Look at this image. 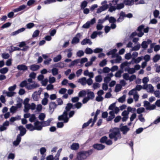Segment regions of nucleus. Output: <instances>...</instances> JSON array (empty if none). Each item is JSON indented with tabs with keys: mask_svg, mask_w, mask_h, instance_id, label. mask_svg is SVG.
Returning <instances> with one entry per match:
<instances>
[{
	"mask_svg": "<svg viewBox=\"0 0 160 160\" xmlns=\"http://www.w3.org/2000/svg\"><path fill=\"white\" fill-rule=\"evenodd\" d=\"M124 3L117 4L116 6L117 9L120 10L123 8L124 7Z\"/></svg>",
	"mask_w": 160,
	"mask_h": 160,
	"instance_id": "59",
	"label": "nucleus"
},
{
	"mask_svg": "<svg viewBox=\"0 0 160 160\" xmlns=\"http://www.w3.org/2000/svg\"><path fill=\"white\" fill-rule=\"evenodd\" d=\"M93 52V50L89 48H86L85 51V53L87 54H91Z\"/></svg>",
	"mask_w": 160,
	"mask_h": 160,
	"instance_id": "47",
	"label": "nucleus"
},
{
	"mask_svg": "<svg viewBox=\"0 0 160 160\" xmlns=\"http://www.w3.org/2000/svg\"><path fill=\"white\" fill-rule=\"evenodd\" d=\"M125 71H127L130 74H132L135 72V70L134 68H126L125 69Z\"/></svg>",
	"mask_w": 160,
	"mask_h": 160,
	"instance_id": "38",
	"label": "nucleus"
},
{
	"mask_svg": "<svg viewBox=\"0 0 160 160\" xmlns=\"http://www.w3.org/2000/svg\"><path fill=\"white\" fill-rule=\"evenodd\" d=\"M52 120L53 119L52 118H50L46 121H41L42 125L43 127L49 126L50 125L51 122Z\"/></svg>",
	"mask_w": 160,
	"mask_h": 160,
	"instance_id": "23",
	"label": "nucleus"
},
{
	"mask_svg": "<svg viewBox=\"0 0 160 160\" xmlns=\"http://www.w3.org/2000/svg\"><path fill=\"white\" fill-rule=\"evenodd\" d=\"M26 127L27 129L29 130L30 131H33L35 130L34 126H33V125L31 124L26 125Z\"/></svg>",
	"mask_w": 160,
	"mask_h": 160,
	"instance_id": "42",
	"label": "nucleus"
},
{
	"mask_svg": "<svg viewBox=\"0 0 160 160\" xmlns=\"http://www.w3.org/2000/svg\"><path fill=\"white\" fill-rule=\"evenodd\" d=\"M82 35L80 33H77L75 36L73 38L71 41V43L72 44H75L78 43L80 41V38Z\"/></svg>",
	"mask_w": 160,
	"mask_h": 160,
	"instance_id": "7",
	"label": "nucleus"
},
{
	"mask_svg": "<svg viewBox=\"0 0 160 160\" xmlns=\"http://www.w3.org/2000/svg\"><path fill=\"white\" fill-rule=\"evenodd\" d=\"M87 97L90 100H93L95 97V95L94 93L93 92H92L90 91L89 89L87 90Z\"/></svg>",
	"mask_w": 160,
	"mask_h": 160,
	"instance_id": "14",
	"label": "nucleus"
},
{
	"mask_svg": "<svg viewBox=\"0 0 160 160\" xmlns=\"http://www.w3.org/2000/svg\"><path fill=\"white\" fill-rule=\"evenodd\" d=\"M96 22V19L93 18L90 21H88L82 26V28L85 29L89 28L91 26L93 25Z\"/></svg>",
	"mask_w": 160,
	"mask_h": 160,
	"instance_id": "6",
	"label": "nucleus"
},
{
	"mask_svg": "<svg viewBox=\"0 0 160 160\" xmlns=\"http://www.w3.org/2000/svg\"><path fill=\"white\" fill-rule=\"evenodd\" d=\"M144 111L145 108H139L137 109V113L140 114L144 112Z\"/></svg>",
	"mask_w": 160,
	"mask_h": 160,
	"instance_id": "61",
	"label": "nucleus"
},
{
	"mask_svg": "<svg viewBox=\"0 0 160 160\" xmlns=\"http://www.w3.org/2000/svg\"><path fill=\"white\" fill-rule=\"evenodd\" d=\"M110 133L109 134V137L111 139H113L114 141H117L118 139L121 138L119 129L117 128L110 129Z\"/></svg>",
	"mask_w": 160,
	"mask_h": 160,
	"instance_id": "1",
	"label": "nucleus"
},
{
	"mask_svg": "<svg viewBox=\"0 0 160 160\" xmlns=\"http://www.w3.org/2000/svg\"><path fill=\"white\" fill-rule=\"evenodd\" d=\"M84 55V52L82 50H79L77 52L76 55L77 56L79 57H81L83 56Z\"/></svg>",
	"mask_w": 160,
	"mask_h": 160,
	"instance_id": "54",
	"label": "nucleus"
},
{
	"mask_svg": "<svg viewBox=\"0 0 160 160\" xmlns=\"http://www.w3.org/2000/svg\"><path fill=\"white\" fill-rule=\"evenodd\" d=\"M78 82L82 85H85L86 84V78L85 77H83L80 78L78 79Z\"/></svg>",
	"mask_w": 160,
	"mask_h": 160,
	"instance_id": "33",
	"label": "nucleus"
},
{
	"mask_svg": "<svg viewBox=\"0 0 160 160\" xmlns=\"http://www.w3.org/2000/svg\"><path fill=\"white\" fill-rule=\"evenodd\" d=\"M46 117L45 115L43 113H40L38 116V118L39 120L42 121Z\"/></svg>",
	"mask_w": 160,
	"mask_h": 160,
	"instance_id": "58",
	"label": "nucleus"
},
{
	"mask_svg": "<svg viewBox=\"0 0 160 160\" xmlns=\"http://www.w3.org/2000/svg\"><path fill=\"white\" fill-rule=\"evenodd\" d=\"M105 17H108V19L107 20H108L109 22L111 23H114L117 21L116 19L114 17H109V15H107Z\"/></svg>",
	"mask_w": 160,
	"mask_h": 160,
	"instance_id": "34",
	"label": "nucleus"
},
{
	"mask_svg": "<svg viewBox=\"0 0 160 160\" xmlns=\"http://www.w3.org/2000/svg\"><path fill=\"white\" fill-rule=\"evenodd\" d=\"M64 52L67 53V56L68 58H71L73 54L72 49L71 48L66 49Z\"/></svg>",
	"mask_w": 160,
	"mask_h": 160,
	"instance_id": "16",
	"label": "nucleus"
},
{
	"mask_svg": "<svg viewBox=\"0 0 160 160\" xmlns=\"http://www.w3.org/2000/svg\"><path fill=\"white\" fill-rule=\"evenodd\" d=\"M9 122L8 121L5 122L2 125L0 126V131L1 132L6 130L7 127L9 126Z\"/></svg>",
	"mask_w": 160,
	"mask_h": 160,
	"instance_id": "12",
	"label": "nucleus"
},
{
	"mask_svg": "<svg viewBox=\"0 0 160 160\" xmlns=\"http://www.w3.org/2000/svg\"><path fill=\"white\" fill-rule=\"evenodd\" d=\"M160 59V55L158 54L155 55L153 58V60L154 62H156Z\"/></svg>",
	"mask_w": 160,
	"mask_h": 160,
	"instance_id": "55",
	"label": "nucleus"
},
{
	"mask_svg": "<svg viewBox=\"0 0 160 160\" xmlns=\"http://www.w3.org/2000/svg\"><path fill=\"white\" fill-rule=\"evenodd\" d=\"M72 104L70 103H68L65 108L66 110L64 111L63 114L59 116L58 117L59 120H63L65 123L67 122L69 120L68 117L67 112L69 111L72 108Z\"/></svg>",
	"mask_w": 160,
	"mask_h": 160,
	"instance_id": "3",
	"label": "nucleus"
},
{
	"mask_svg": "<svg viewBox=\"0 0 160 160\" xmlns=\"http://www.w3.org/2000/svg\"><path fill=\"white\" fill-rule=\"evenodd\" d=\"M93 147L94 149L98 150H102L105 148V146L104 145L98 143L94 144Z\"/></svg>",
	"mask_w": 160,
	"mask_h": 160,
	"instance_id": "15",
	"label": "nucleus"
},
{
	"mask_svg": "<svg viewBox=\"0 0 160 160\" xmlns=\"http://www.w3.org/2000/svg\"><path fill=\"white\" fill-rule=\"evenodd\" d=\"M133 63L131 61V62H125L122 63L120 65V68L121 70H122L125 66H129L131 63Z\"/></svg>",
	"mask_w": 160,
	"mask_h": 160,
	"instance_id": "32",
	"label": "nucleus"
},
{
	"mask_svg": "<svg viewBox=\"0 0 160 160\" xmlns=\"http://www.w3.org/2000/svg\"><path fill=\"white\" fill-rule=\"evenodd\" d=\"M26 7V6L25 5H22L19 7L18 8L13 10L14 12H17L20 11L25 9Z\"/></svg>",
	"mask_w": 160,
	"mask_h": 160,
	"instance_id": "27",
	"label": "nucleus"
},
{
	"mask_svg": "<svg viewBox=\"0 0 160 160\" xmlns=\"http://www.w3.org/2000/svg\"><path fill=\"white\" fill-rule=\"evenodd\" d=\"M108 4H105L99 8L97 10V13H99L106 10L108 8Z\"/></svg>",
	"mask_w": 160,
	"mask_h": 160,
	"instance_id": "18",
	"label": "nucleus"
},
{
	"mask_svg": "<svg viewBox=\"0 0 160 160\" xmlns=\"http://www.w3.org/2000/svg\"><path fill=\"white\" fill-rule=\"evenodd\" d=\"M62 58V56L61 55H58L56 57L54 58L53 60L54 62H57L60 61Z\"/></svg>",
	"mask_w": 160,
	"mask_h": 160,
	"instance_id": "45",
	"label": "nucleus"
},
{
	"mask_svg": "<svg viewBox=\"0 0 160 160\" xmlns=\"http://www.w3.org/2000/svg\"><path fill=\"white\" fill-rule=\"evenodd\" d=\"M10 50H9L10 52H12L15 51H20L21 50V48L16 47H13L11 46Z\"/></svg>",
	"mask_w": 160,
	"mask_h": 160,
	"instance_id": "43",
	"label": "nucleus"
},
{
	"mask_svg": "<svg viewBox=\"0 0 160 160\" xmlns=\"http://www.w3.org/2000/svg\"><path fill=\"white\" fill-rule=\"evenodd\" d=\"M57 105L54 102H52L50 103L49 111L51 114L53 112Z\"/></svg>",
	"mask_w": 160,
	"mask_h": 160,
	"instance_id": "11",
	"label": "nucleus"
},
{
	"mask_svg": "<svg viewBox=\"0 0 160 160\" xmlns=\"http://www.w3.org/2000/svg\"><path fill=\"white\" fill-rule=\"evenodd\" d=\"M21 139V137H20L19 135H17L16 140L14 141L13 142V145L15 146H17L20 142Z\"/></svg>",
	"mask_w": 160,
	"mask_h": 160,
	"instance_id": "30",
	"label": "nucleus"
},
{
	"mask_svg": "<svg viewBox=\"0 0 160 160\" xmlns=\"http://www.w3.org/2000/svg\"><path fill=\"white\" fill-rule=\"evenodd\" d=\"M138 92L136 91L135 88H133L130 91L128 92V95H133L135 94L138 93Z\"/></svg>",
	"mask_w": 160,
	"mask_h": 160,
	"instance_id": "52",
	"label": "nucleus"
},
{
	"mask_svg": "<svg viewBox=\"0 0 160 160\" xmlns=\"http://www.w3.org/2000/svg\"><path fill=\"white\" fill-rule=\"evenodd\" d=\"M140 47L141 45L139 43H137L136 45H135L134 47L132 48L130 51H138L140 49Z\"/></svg>",
	"mask_w": 160,
	"mask_h": 160,
	"instance_id": "40",
	"label": "nucleus"
},
{
	"mask_svg": "<svg viewBox=\"0 0 160 160\" xmlns=\"http://www.w3.org/2000/svg\"><path fill=\"white\" fill-rule=\"evenodd\" d=\"M134 0H125L123 1V3L126 5L131 6L134 3Z\"/></svg>",
	"mask_w": 160,
	"mask_h": 160,
	"instance_id": "28",
	"label": "nucleus"
},
{
	"mask_svg": "<svg viewBox=\"0 0 160 160\" xmlns=\"http://www.w3.org/2000/svg\"><path fill=\"white\" fill-rule=\"evenodd\" d=\"M87 90H82L78 94V96L79 97H83L85 96L87 93Z\"/></svg>",
	"mask_w": 160,
	"mask_h": 160,
	"instance_id": "37",
	"label": "nucleus"
},
{
	"mask_svg": "<svg viewBox=\"0 0 160 160\" xmlns=\"http://www.w3.org/2000/svg\"><path fill=\"white\" fill-rule=\"evenodd\" d=\"M125 17V13L122 11L120 13L119 17L118 18L117 21L118 22H121L124 19V18Z\"/></svg>",
	"mask_w": 160,
	"mask_h": 160,
	"instance_id": "25",
	"label": "nucleus"
},
{
	"mask_svg": "<svg viewBox=\"0 0 160 160\" xmlns=\"http://www.w3.org/2000/svg\"><path fill=\"white\" fill-rule=\"evenodd\" d=\"M11 25V23L9 22H6L3 24L1 27L2 29L7 28L10 27Z\"/></svg>",
	"mask_w": 160,
	"mask_h": 160,
	"instance_id": "64",
	"label": "nucleus"
},
{
	"mask_svg": "<svg viewBox=\"0 0 160 160\" xmlns=\"http://www.w3.org/2000/svg\"><path fill=\"white\" fill-rule=\"evenodd\" d=\"M53 76H55L58 74V70L56 68H53L51 70Z\"/></svg>",
	"mask_w": 160,
	"mask_h": 160,
	"instance_id": "48",
	"label": "nucleus"
},
{
	"mask_svg": "<svg viewBox=\"0 0 160 160\" xmlns=\"http://www.w3.org/2000/svg\"><path fill=\"white\" fill-rule=\"evenodd\" d=\"M95 80L97 82H100L102 80V76L100 75H98L95 78Z\"/></svg>",
	"mask_w": 160,
	"mask_h": 160,
	"instance_id": "57",
	"label": "nucleus"
},
{
	"mask_svg": "<svg viewBox=\"0 0 160 160\" xmlns=\"http://www.w3.org/2000/svg\"><path fill=\"white\" fill-rule=\"evenodd\" d=\"M40 32L38 30H35L33 33L32 37L33 38L38 37L39 34Z\"/></svg>",
	"mask_w": 160,
	"mask_h": 160,
	"instance_id": "62",
	"label": "nucleus"
},
{
	"mask_svg": "<svg viewBox=\"0 0 160 160\" xmlns=\"http://www.w3.org/2000/svg\"><path fill=\"white\" fill-rule=\"evenodd\" d=\"M30 109V104H28L24 105V108L23 111L25 112H28Z\"/></svg>",
	"mask_w": 160,
	"mask_h": 160,
	"instance_id": "49",
	"label": "nucleus"
},
{
	"mask_svg": "<svg viewBox=\"0 0 160 160\" xmlns=\"http://www.w3.org/2000/svg\"><path fill=\"white\" fill-rule=\"evenodd\" d=\"M93 152V150L90 149L87 151L82 150L77 153V159L78 160H84L87 159Z\"/></svg>",
	"mask_w": 160,
	"mask_h": 160,
	"instance_id": "2",
	"label": "nucleus"
},
{
	"mask_svg": "<svg viewBox=\"0 0 160 160\" xmlns=\"http://www.w3.org/2000/svg\"><path fill=\"white\" fill-rule=\"evenodd\" d=\"M141 46L143 49H146L148 47V45L146 41H144L142 42L141 44Z\"/></svg>",
	"mask_w": 160,
	"mask_h": 160,
	"instance_id": "56",
	"label": "nucleus"
},
{
	"mask_svg": "<svg viewBox=\"0 0 160 160\" xmlns=\"http://www.w3.org/2000/svg\"><path fill=\"white\" fill-rule=\"evenodd\" d=\"M109 114L110 115L108 118H107V121H111L115 117L114 112L113 111H111L109 112Z\"/></svg>",
	"mask_w": 160,
	"mask_h": 160,
	"instance_id": "31",
	"label": "nucleus"
},
{
	"mask_svg": "<svg viewBox=\"0 0 160 160\" xmlns=\"http://www.w3.org/2000/svg\"><path fill=\"white\" fill-rule=\"evenodd\" d=\"M142 57H138L136 59L135 58L132 62L133 63H132L133 64L134 63L136 64L138 63L142 60Z\"/></svg>",
	"mask_w": 160,
	"mask_h": 160,
	"instance_id": "46",
	"label": "nucleus"
},
{
	"mask_svg": "<svg viewBox=\"0 0 160 160\" xmlns=\"http://www.w3.org/2000/svg\"><path fill=\"white\" fill-rule=\"evenodd\" d=\"M129 130V128L126 125L123 126L120 128L121 131L122 132L123 134L124 135L126 134Z\"/></svg>",
	"mask_w": 160,
	"mask_h": 160,
	"instance_id": "22",
	"label": "nucleus"
},
{
	"mask_svg": "<svg viewBox=\"0 0 160 160\" xmlns=\"http://www.w3.org/2000/svg\"><path fill=\"white\" fill-rule=\"evenodd\" d=\"M107 63V61L106 59H104L100 62L99 65L101 67H102L105 66Z\"/></svg>",
	"mask_w": 160,
	"mask_h": 160,
	"instance_id": "63",
	"label": "nucleus"
},
{
	"mask_svg": "<svg viewBox=\"0 0 160 160\" xmlns=\"http://www.w3.org/2000/svg\"><path fill=\"white\" fill-rule=\"evenodd\" d=\"M147 92L151 93H152L154 91L153 87L150 84L147 85V89H146Z\"/></svg>",
	"mask_w": 160,
	"mask_h": 160,
	"instance_id": "35",
	"label": "nucleus"
},
{
	"mask_svg": "<svg viewBox=\"0 0 160 160\" xmlns=\"http://www.w3.org/2000/svg\"><path fill=\"white\" fill-rule=\"evenodd\" d=\"M17 69L19 70L25 71L28 69V67L24 64H22L19 65L17 67Z\"/></svg>",
	"mask_w": 160,
	"mask_h": 160,
	"instance_id": "17",
	"label": "nucleus"
},
{
	"mask_svg": "<svg viewBox=\"0 0 160 160\" xmlns=\"http://www.w3.org/2000/svg\"><path fill=\"white\" fill-rule=\"evenodd\" d=\"M117 51V50L116 49H113L111 50L110 51L108 52L107 53V55L108 56H109L110 55H112V58H115V57L116 56V54H115L116 52Z\"/></svg>",
	"mask_w": 160,
	"mask_h": 160,
	"instance_id": "20",
	"label": "nucleus"
},
{
	"mask_svg": "<svg viewBox=\"0 0 160 160\" xmlns=\"http://www.w3.org/2000/svg\"><path fill=\"white\" fill-rule=\"evenodd\" d=\"M79 62L80 59H75L71 62V63L69 65V66L70 67H71L72 66H74L75 65H77Z\"/></svg>",
	"mask_w": 160,
	"mask_h": 160,
	"instance_id": "39",
	"label": "nucleus"
},
{
	"mask_svg": "<svg viewBox=\"0 0 160 160\" xmlns=\"http://www.w3.org/2000/svg\"><path fill=\"white\" fill-rule=\"evenodd\" d=\"M18 129L20 131V134L18 135H19L20 137L24 136L26 133V129L22 126H20L18 127Z\"/></svg>",
	"mask_w": 160,
	"mask_h": 160,
	"instance_id": "13",
	"label": "nucleus"
},
{
	"mask_svg": "<svg viewBox=\"0 0 160 160\" xmlns=\"http://www.w3.org/2000/svg\"><path fill=\"white\" fill-rule=\"evenodd\" d=\"M143 106L147 110H152L155 109L156 107L154 104H151L150 102L147 101L143 102Z\"/></svg>",
	"mask_w": 160,
	"mask_h": 160,
	"instance_id": "5",
	"label": "nucleus"
},
{
	"mask_svg": "<svg viewBox=\"0 0 160 160\" xmlns=\"http://www.w3.org/2000/svg\"><path fill=\"white\" fill-rule=\"evenodd\" d=\"M127 111H128L129 113V112H131L132 113H135L136 111V109L134 108H132L130 107H128L127 108Z\"/></svg>",
	"mask_w": 160,
	"mask_h": 160,
	"instance_id": "50",
	"label": "nucleus"
},
{
	"mask_svg": "<svg viewBox=\"0 0 160 160\" xmlns=\"http://www.w3.org/2000/svg\"><path fill=\"white\" fill-rule=\"evenodd\" d=\"M88 44L89 45H91L92 44V42L90 39L87 38L83 39L81 42V44L82 45H85Z\"/></svg>",
	"mask_w": 160,
	"mask_h": 160,
	"instance_id": "19",
	"label": "nucleus"
},
{
	"mask_svg": "<svg viewBox=\"0 0 160 160\" xmlns=\"http://www.w3.org/2000/svg\"><path fill=\"white\" fill-rule=\"evenodd\" d=\"M123 72L122 70H120L117 72L115 74L116 77L120 78L121 76V74Z\"/></svg>",
	"mask_w": 160,
	"mask_h": 160,
	"instance_id": "51",
	"label": "nucleus"
},
{
	"mask_svg": "<svg viewBox=\"0 0 160 160\" xmlns=\"http://www.w3.org/2000/svg\"><path fill=\"white\" fill-rule=\"evenodd\" d=\"M79 148V145L77 143H73L70 146L72 150L76 151L78 150Z\"/></svg>",
	"mask_w": 160,
	"mask_h": 160,
	"instance_id": "24",
	"label": "nucleus"
},
{
	"mask_svg": "<svg viewBox=\"0 0 160 160\" xmlns=\"http://www.w3.org/2000/svg\"><path fill=\"white\" fill-rule=\"evenodd\" d=\"M34 127L35 129L37 130H41L43 127L42 125V122L39 121L38 120L36 121L34 123Z\"/></svg>",
	"mask_w": 160,
	"mask_h": 160,
	"instance_id": "10",
	"label": "nucleus"
},
{
	"mask_svg": "<svg viewBox=\"0 0 160 160\" xmlns=\"http://www.w3.org/2000/svg\"><path fill=\"white\" fill-rule=\"evenodd\" d=\"M92 122V118H90L87 122L84 123L82 126V128H84L88 126Z\"/></svg>",
	"mask_w": 160,
	"mask_h": 160,
	"instance_id": "53",
	"label": "nucleus"
},
{
	"mask_svg": "<svg viewBox=\"0 0 160 160\" xmlns=\"http://www.w3.org/2000/svg\"><path fill=\"white\" fill-rule=\"evenodd\" d=\"M122 86L120 84H117L115 87V92H118L120 91L122 88Z\"/></svg>",
	"mask_w": 160,
	"mask_h": 160,
	"instance_id": "60",
	"label": "nucleus"
},
{
	"mask_svg": "<svg viewBox=\"0 0 160 160\" xmlns=\"http://www.w3.org/2000/svg\"><path fill=\"white\" fill-rule=\"evenodd\" d=\"M16 87V85L14 84L13 86H10L8 88V91L5 90H3L2 91L3 93L4 94L6 95L8 97H13L16 94V93L14 92Z\"/></svg>",
	"mask_w": 160,
	"mask_h": 160,
	"instance_id": "4",
	"label": "nucleus"
},
{
	"mask_svg": "<svg viewBox=\"0 0 160 160\" xmlns=\"http://www.w3.org/2000/svg\"><path fill=\"white\" fill-rule=\"evenodd\" d=\"M38 87L39 85L34 82L33 84L27 85V88L28 90H31L36 88Z\"/></svg>",
	"mask_w": 160,
	"mask_h": 160,
	"instance_id": "26",
	"label": "nucleus"
},
{
	"mask_svg": "<svg viewBox=\"0 0 160 160\" xmlns=\"http://www.w3.org/2000/svg\"><path fill=\"white\" fill-rule=\"evenodd\" d=\"M40 66L35 64L32 65L30 66V69L32 71H36L39 69Z\"/></svg>",
	"mask_w": 160,
	"mask_h": 160,
	"instance_id": "29",
	"label": "nucleus"
},
{
	"mask_svg": "<svg viewBox=\"0 0 160 160\" xmlns=\"http://www.w3.org/2000/svg\"><path fill=\"white\" fill-rule=\"evenodd\" d=\"M25 29L24 28H21L18 30L17 31H16L14 32H13L11 33L10 35L12 36H14L22 32H23L25 30Z\"/></svg>",
	"mask_w": 160,
	"mask_h": 160,
	"instance_id": "21",
	"label": "nucleus"
},
{
	"mask_svg": "<svg viewBox=\"0 0 160 160\" xmlns=\"http://www.w3.org/2000/svg\"><path fill=\"white\" fill-rule=\"evenodd\" d=\"M8 69L7 67L3 68L0 69V72L2 74H4L6 73L8 71Z\"/></svg>",
	"mask_w": 160,
	"mask_h": 160,
	"instance_id": "44",
	"label": "nucleus"
},
{
	"mask_svg": "<svg viewBox=\"0 0 160 160\" xmlns=\"http://www.w3.org/2000/svg\"><path fill=\"white\" fill-rule=\"evenodd\" d=\"M41 92L40 91H35L32 95V97L34 101H37L40 98Z\"/></svg>",
	"mask_w": 160,
	"mask_h": 160,
	"instance_id": "8",
	"label": "nucleus"
},
{
	"mask_svg": "<svg viewBox=\"0 0 160 160\" xmlns=\"http://www.w3.org/2000/svg\"><path fill=\"white\" fill-rule=\"evenodd\" d=\"M88 4V2L87 0H84L82 2L81 5V9L82 10L86 8Z\"/></svg>",
	"mask_w": 160,
	"mask_h": 160,
	"instance_id": "41",
	"label": "nucleus"
},
{
	"mask_svg": "<svg viewBox=\"0 0 160 160\" xmlns=\"http://www.w3.org/2000/svg\"><path fill=\"white\" fill-rule=\"evenodd\" d=\"M144 26L143 25H141L139 26L138 28L136 31L138 32V36L139 37H142L144 34L143 32H142L143 30Z\"/></svg>",
	"mask_w": 160,
	"mask_h": 160,
	"instance_id": "9",
	"label": "nucleus"
},
{
	"mask_svg": "<svg viewBox=\"0 0 160 160\" xmlns=\"http://www.w3.org/2000/svg\"><path fill=\"white\" fill-rule=\"evenodd\" d=\"M113 4L111 2H110L109 4V5L110 6L108 11L112 12L113 11H115V10L117 9L116 7L115 6V5H112Z\"/></svg>",
	"mask_w": 160,
	"mask_h": 160,
	"instance_id": "36",
	"label": "nucleus"
}]
</instances>
